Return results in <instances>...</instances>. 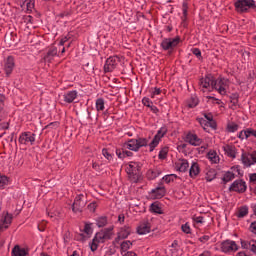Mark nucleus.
Instances as JSON below:
<instances>
[{
	"label": "nucleus",
	"instance_id": "1",
	"mask_svg": "<svg viewBox=\"0 0 256 256\" xmlns=\"http://www.w3.org/2000/svg\"><path fill=\"white\" fill-rule=\"evenodd\" d=\"M149 145V140L146 138L130 139L123 144L124 149H129V151H139L141 147H147Z\"/></svg>",
	"mask_w": 256,
	"mask_h": 256
},
{
	"label": "nucleus",
	"instance_id": "2",
	"mask_svg": "<svg viewBox=\"0 0 256 256\" xmlns=\"http://www.w3.org/2000/svg\"><path fill=\"white\" fill-rule=\"evenodd\" d=\"M229 85H231V82L227 78H218L214 80L213 83L214 90L217 91L219 95H227Z\"/></svg>",
	"mask_w": 256,
	"mask_h": 256
},
{
	"label": "nucleus",
	"instance_id": "3",
	"mask_svg": "<svg viewBox=\"0 0 256 256\" xmlns=\"http://www.w3.org/2000/svg\"><path fill=\"white\" fill-rule=\"evenodd\" d=\"M235 7L238 13H247L249 9L256 11L255 0H238L235 2Z\"/></svg>",
	"mask_w": 256,
	"mask_h": 256
},
{
	"label": "nucleus",
	"instance_id": "4",
	"mask_svg": "<svg viewBox=\"0 0 256 256\" xmlns=\"http://www.w3.org/2000/svg\"><path fill=\"white\" fill-rule=\"evenodd\" d=\"M181 43V38H164L161 42V47L163 51H168V53H173L175 47Z\"/></svg>",
	"mask_w": 256,
	"mask_h": 256
},
{
	"label": "nucleus",
	"instance_id": "5",
	"mask_svg": "<svg viewBox=\"0 0 256 256\" xmlns=\"http://www.w3.org/2000/svg\"><path fill=\"white\" fill-rule=\"evenodd\" d=\"M213 83H215V78H213V76L211 75H208L205 78L200 79L199 84L201 91H203V93H206V91H214Z\"/></svg>",
	"mask_w": 256,
	"mask_h": 256
},
{
	"label": "nucleus",
	"instance_id": "6",
	"mask_svg": "<svg viewBox=\"0 0 256 256\" xmlns=\"http://www.w3.org/2000/svg\"><path fill=\"white\" fill-rule=\"evenodd\" d=\"M87 205V199L85 195L80 194L76 196L74 203L72 205V211L74 213H81L83 211V208Z\"/></svg>",
	"mask_w": 256,
	"mask_h": 256
},
{
	"label": "nucleus",
	"instance_id": "7",
	"mask_svg": "<svg viewBox=\"0 0 256 256\" xmlns=\"http://www.w3.org/2000/svg\"><path fill=\"white\" fill-rule=\"evenodd\" d=\"M35 133L33 132H23L18 138L20 145H35Z\"/></svg>",
	"mask_w": 256,
	"mask_h": 256
},
{
	"label": "nucleus",
	"instance_id": "8",
	"mask_svg": "<svg viewBox=\"0 0 256 256\" xmlns=\"http://www.w3.org/2000/svg\"><path fill=\"white\" fill-rule=\"evenodd\" d=\"M221 251L223 253H235V251H239V245L233 240H225L221 243Z\"/></svg>",
	"mask_w": 256,
	"mask_h": 256
},
{
	"label": "nucleus",
	"instance_id": "9",
	"mask_svg": "<svg viewBox=\"0 0 256 256\" xmlns=\"http://www.w3.org/2000/svg\"><path fill=\"white\" fill-rule=\"evenodd\" d=\"M165 133H167V128L165 127H162L158 130L157 134L154 136L153 140L149 144L150 152H153L155 150V147L159 145V142L161 141V139L165 137Z\"/></svg>",
	"mask_w": 256,
	"mask_h": 256
},
{
	"label": "nucleus",
	"instance_id": "10",
	"mask_svg": "<svg viewBox=\"0 0 256 256\" xmlns=\"http://www.w3.org/2000/svg\"><path fill=\"white\" fill-rule=\"evenodd\" d=\"M13 69H15V58H13V56H8L3 64V71L5 72L6 77H9L13 73Z\"/></svg>",
	"mask_w": 256,
	"mask_h": 256
},
{
	"label": "nucleus",
	"instance_id": "11",
	"mask_svg": "<svg viewBox=\"0 0 256 256\" xmlns=\"http://www.w3.org/2000/svg\"><path fill=\"white\" fill-rule=\"evenodd\" d=\"M229 191H235L236 193H245V191H247V184L243 180H235L231 184Z\"/></svg>",
	"mask_w": 256,
	"mask_h": 256
},
{
	"label": "nucleus",
	"instance_id": "12",
	"mask_svg": "<svg viewBox=\"0 0 256 256\" xmlns=\"http://www.w3.org/2000/svg\"><path fill=\"white\" fill-rule=\"evenodd\" d=\"M166 193H167V190L165 189V186H163V184L161 183L159 184L158 187L151 190L150 197L152 199H163Z\"/></svg>",
	"mask_w": 256,
	"mask_h": 256
},
{
	"label": "nucleus",
	"instance_id": "13",
	"mask_svg": "<svg viewBox=\"0 0 256 256\" xmlns=\"http://www.w3.org/2000/svg\"><path fill=\"white\" fill-rule=\"evenodd\" d=\"M141 163L140 162H130L126 167V172L128 175H133L134 177H139V172L141 171Z\"/></svg>",
	"mask_w": 256,
	"mask_h": 256
},
{
	"label": "nucleus",
	"instance_id": "14",
	"mask_svg": "<svg viewBox=\"0 0 256 256\" xmlns=\"http://www.w3.org/2000/svg\"><path fill=\"white\" fill-rule=\"evenodd\" d=\"M186 143H189V145H192L193 147H199L201 143H203V140L197 136L195 133H188L186 135Z\"/></svg>",
	"mask_w": 256,
	"mask_h": 256
},
{
	"label": "nucleus",
	"instance_id": "15",
	"mask_svg": "<svg viewBox=\"0 0 256 256\" xmlns=\"http://www.w3.org/2000/svg\"><path fill=\"white\" fill-rule=\"evenodd\" d=\"M117 67V59L115 57H110L106 60L104 65L105 73H111Z\"/></svg>",
	"mask_w": 256,
	"mask_h": 256
},
{
	"label": "nucleus",
	"instance_id": "16",
	"mask_svg": "<svg viewBox=\"0 0 256 256\" xmlns=\"http://www.w3.org/2000/svg\"><path fill=\"white\" fill-rule=\"evenodd\" d=\"M11 221H13V216L11 214L7 213L5 216H3L0 220V232L8 229Z\"/></svg>",
	"mask_w": 256,
	"mask_h": 256
},
{
	"label": "nucleus",
	"instance_id": "17",
	"mask_svg": "<svg viewBox=\"0 0 256 256\" xmlns=\"http://www.w3.org/2000/svg\"><path fill=\"white\" fill-rule=\"evenodd\" d=\"M137 232L139 235H147V233H151V223H149V221L142 222L138 226Z\"/></svg>",
	"mask_w": 256,
	"mask_h": 256
},
{
	"label": "nucleus",
	"instance_id": "18",
	"mask_svg": "<svg viewBox=\"0 0 256 256\" xmlns=\"http://www.w3.org/2000/svg\"><path fill=\"white\" fill-rule=\"evenodd\" d=\"M77 95H78L77 90L66 91L63 94V100L65 101V103H73V101L77 99Z\"/></svg>",
	"mask_w": 256,
	"mask_h": 256
},
{
	"label": "nucleus",
	"instance_id": "19",
	"mask_svg": "<svg viewBox=\"0 0 256 256\" xmlns=\"http://www.w3.org/2000/svg\"><path fill=\"white\" fill-rule=\"evenodd\" d=\"M241 247L242 249H248L249 251H252V253H255L256 255V240H249V241L242 240Z\"/></svg>",
	"mask_w": 256,
	"mask_h": 256
},
{
	"label": "nucleus",
	"instance_id": "20",
	"mask_svg": "<svg viewBox=\"0 0 256 256\" xmlns=\"http://www.w3.org/2000/svg\"><path fill=\"white\" fill-rule=\"evenodd\" d=\"M129 235H131V228H129V226H124L119 230L116 241L118 242L121 241V239H127Z\"/></svg>",
	"mask_w": 256,
	"mask_h": 256
},
{
	"label": "nucleus",
	"instance_id": "21",
	"mask_svg": "<svg viewBox=\"0 0 256 256\" xmlns=\"http://www.w3.org/2000/svg\"><path fill=\"white\" fill-rule=\"evenodd\" d=\"M222 149L225 155H227V157H231V159H235L236 151L233 145L225 144L224 146H222Z\"/></svg>",
	"mask_w": 256,
	"mask_h": 256
},
{
	"label": "nucleus",
	"instance_id": "22",
	"mask_svg": "<svg viewBox=\"0 0 256 256\" xmlns=\"http://www.w3.org/2000/svg\"><path fill=\"white\" fill-rule=\"evenodd\" d=\"M197 121L201 125V127L204 129V131H207L209 127H212V129H215V127H217L215 122H208L204 118H197Z\"/></svg>",
	"mask_w": 256,
	"mask_h": 256
},
{
	"label": "nucleus",
	"instance_id": "23",
	"mask_svg": "<svg viewBox=\"0 0 256 256\" xmlns=\"http://www.w3.org/2000/svg\"><path fill=\"white\" fill-rule=\"evenodd\" d=\"M176 169L178 171H180V173H185V171H187V169H189V161H187L185 159L179 160L176 163Z\"/></svg>",
	"mask_w": 256,
	"mask_h": 256
},
{
	"label": "nucleus",
	"instance_id": "24",
	"mask_svg": "<svg viewBox=\"0 0 256 256\" xmlns=\"http://www.w3.org/2000/svg\"><path fill=\"white\" fill-rule=\"evenodd\" d=\"M242 163L245 165V167H251V165H253V153H243Z\"/></svg>",
	"mask_w": 256,
	"mask_h": 256
},
{
	"label": "nucleus",
	"instance_id": "25",
	"mask_svg": "<svg viewBox=\"0 0 256 256\" xmlns=\"http://www.w3.org/2000/svg\"><path fill=\"white\" fill-rule=\"evenodd\" d=\"M200 172L201 169L199 168V164L197 162H192L191 167L189 169L190 177H197V175H199Z\"/></svg>",
	"mask_w": 256,
	"mask_h": 256
},
{
	"label": "nucleus",
	"instance_id": "26",
	"mask_svg": "<svg viewBox=\"0 0 256 256\" xmlns=\"http://www.w3.org/2000/svg\"><path fill=\"white\" fill-rule=\"evenodd\" d=\"M116 155L119 157V159H125V157H133V152L122 148V150H116Z\"/></svg>",
	"mask_w": 256,
	"mask_h": 256
},
{
	"label": "nucleus",
	"instance_id": "27",
	"mask_svg": "<svg viewBox=\"0 0 256 256\" xmlns=\"http://www.w3.org/2000/svg\"><path fill=\"white\" fill-rule=\"evenodd\" d=\"M12 255L13 256H27V250H25L24 248H20L19 245H16L12 249Z\"/></svg>",
	"mask_w": 256,
	"mask_h": 256
},
{
	"label": "nucleus",
	"instance_id": "28",
	"mask_svg": "<svg viewBox=\"0 0 256 256\" xmlns=\"http://www.w3.org/2000/svg\"><path fill=\"white\" fill-rule=\"evenodd\" d=\"M150 211L152 213H157L158 215H163V209L161 208V204L159 202H154L150 205Z\"/></svg>",
	"mask_w": 256,
	"mask_h": 256
},
{
	"label": "nucleus",
	"instance_id": "29",
	"mask_svg": "<svg viewBox=\"0 0 256 256\" xmlns=\"http://www.w3.org/2000/svg\"><path fill=\"white\" fill-rule=\"evenodd\" d=\"M93 235V228H91V224H85L82 237L83 239H89Z\"/></svg>",
	"mask_w": 256,
	"mask_h": 256
},
{
	"label": "nucleus",
	"instance_id": "30",
	"mask_svg": "<svg viewBox=\"0 0 256 256\" xmlns=\"http://www.w3.org/2000/svg\"><path fill=\"white\" fill-rule=\"evenodd\" d=\"M53 57H57V47H55V46H52L49 48V50L45 56V60L51 61V59H53Z\"/></svg>",
	"mask_w": 256,
	"mask_h": 256
},
{
	"label": "nucleus",
	"instance_id": "31",
	"mask_svg": "<svg viewBox=\"0 0 256 256\" xmlns=\"http://www.w3.org/2000/svg\"><path fill=\"white\" fill-rule=\"evenodd\" d=\"M133 247V243L129 240H126L121 243V255H124L125 253L129 252L128 249H131Z\"/></svg>",
	"mask_w": 256,
	"mask_h": 256
},
{
	"label": "nucleus",
	"instance_id": "32",
	"mask_svg": "<svg viewBox=\"0 0 256 256\" xmlns=\"http://www.w3.org/2000/svg\"><path fill=\"white\" fill-rule=\"evenodd\" d=\"M236 215L240 219H243V217H247V215H249V208L247 206L240 207Z\"/></svg>",
	"mask_w": 256,
	"mask_h": 256
},
{
	"label": "nucleus",
	"instance_id": "33",
	"mask_svg": "<svg viewBox=\"0 0 256 256\" xmlns=\"http://www.w3.org/2000/svg\"><path fill=\"white\" fill-rule=\"evenodd\" d=\"M207 157L211 163H219V156L214 150H210L207 154Z\"/></svg>",
	"mask_w": 256,
	"mask_h": 256
},
{
	"label": "nucleus",
	"instance_id": "34",
	"mask_svg": "<svg viewBox=\"0 0 256 256\" xmlns=\"http://www.w3.org/2000/svg\"><path fill=\"white\" fill-rule=\"evenodd\" d=\"M105 239H107V234L105 232H98L94 237V240H96L97 243H103Z\"/></svg>",
	"mask_w": 256,
	"mask_h": 256
},
{
	"label": "nucleus",
	"instance_id": "35",
	"mask_svg": "<svg viewBox=\"0 0 256 256\" xmlns=\"http://www.w3.org/2000/svg\"><path fill=\"white\" fill-rule=\"evenodd\" d=\"M235 179V173L228 171L224 174L223 181L224 183H229V181H233Z\"/></svg>",
	"mask_w": 256,
	"mask_h": 256
},
{
	"label": "nucleus",
	"instance_id": "36",
	"mask_svg": "<svg viewBox=\"0 0 256 256\" xmlns=\"http://www.w3.org/2000/svg\"><path fill=\"white\" fill-rule=\"evenodd\" d=\"M96 109L97 111L105 110V100H103V98H99L96 100Z\"/></svg>",
	"mask_w": 256,
	"mask_h": 256
},
{
	"label": "nucleus",
	"instance_id": "37",
	"mask_svg": "<svg viewBox=\"0 0 256 256\" xmlns=\"http://www.w3.org/2000/svg\"><path fill=\"white\" fill-rule=\"evenodd\" d=\"M198 105H199V99L197 98V96H192L190 98V100L188 101V107L193 109L194 107H196Z\"/></svg>",
	"mask_w": 256,
	"mask_h": 256
},
{
	"label": "nucleus",
	"instance_id": "38",
	"mask_svg": "<svg viewBox=\"0 0 256 256\" xmlns=\"http://www.w3.org/2000/svg\"><path fill=\"white\" fill-rule=\"evenodd\" d=\"M239 125L235 124V122H230L227 125V131L228 133H235V131H238Z\"/></svg>",
	"mask_w": 256,
	"mask_h": 256
},
{
	"label": "nucleus",
	"instance_id": "39",
	"mask_svg": "<svg viewBox=\"0 0 256 256\" xmlns=\"http://www.w3.org/2000/svg\"><path fill=\"white\" fill-rule=\"evenodd\" d=\"M6 185H9V178L0 174V189H3Z\"/></svg>",
	"mask_w": 256,
	"mask_h": 256
},
{
	"label": "nucleus",
	"instance_id": "40",
	"mask_svg": "<svg viewBox=\"0 0 256 256\" xmlns=\"http://www.w3.org/2000/svg\"><path fill=\"white\" fill-rule=\"evenodd\" d=\"M175 179H177V175H175V174L166 175L162 178V180L165 183H171V182L175 181Z\"/></svg>",
	"mask_w": 256,
	"mask_h": 256
},
{
	"label": "nucleus",
	"instance_id": "41",
	"mask_svg": "<svg viewBox=\"0 0 256 256\" xmlns=\"http://www.w3.org/2000/svg\"><path fill=\"white\" fill-rule=\"evenodd\" d=\"M102 155L103 157H105V159H107V161H113V154H111V152H109V150L107 149H102Z\"/></svg>",
	"mask_w": 256,
	"mask_h": 256
},
{
	"label": "nucleus",
	"instance_id": "42",
	"mask_svg": "<svg viewBox=\"0 0 256 256\" xmlns=\"http://www.w3.org/2000/svg\"><path fill=\"white\" fill-rule=\"evenodd\" d=\"M193 222L194 225H203V223H205V218H203V216H194Z\"/></svg>",
	"mask_w": 256,
	"mask_h": 256
},
{
	"label": "nucleus",
	"instance_id": "43",
	"mask_svg": "<svg viewBox=\"0 0 256 256\" xmlns=\"http://www.w3.org/2000/svg\"><path fill=\"white\" fill-rule=\"evenodd\" d=\"M215 177H217V175L215 174L214 171H209L207 174H206V181H208V183H211V181H213V179H215Z\"/></svg>",
	"mask_w": 256,
	"mask_h": 256
},
{
	"label": "nucleus",
	"instance_id": "44",
	"mask_svg": "<svg viewBox=\"0 0 256 256\" xmlns=\"http://www.w3.org/2000/svg\"><path fill=\"white\" fill-rule=\"evenodd\" d=\"M167 153H169V148L164 147L159 152V159H165L167 157Z\"/></svg>",
	"mask_w": 256,
	"mask_h": 256
},
{
	"label": "nucleus",
	"instance_id": "45",
	"mask_svg": "<svg viewBox=\"0 0 256 256\" xmlns=\"http://www.w3.org/2000/svg\"><path fill=\"white\" fill-rule=\"evenodd\" d=\"M5 109V96L0 94V121L2 119L1 113Z\"/></svg>",
	"mask_w": 256,
	"mask_h": 256
},
{
	"label": "nucleus",
	"instance_id": "46",
	"mask_svg": "<svg viewBox=\"0 0 256 256\" xmlns=\"http://www.w3.org/2000/svg\"><path fill=\"white\" fill-rule=\"evenodd\" d=\"M105 225H107V217H100L97 220V226L98 227H105Z\"/></svg>",
	"mask_w": 256,
	"mask_h": 256
},
{
	"label": "nucleus",
	"instance_id": "47",
	"mask_svg": "<svg viewBox=\"0 0 256 256\" xmlns=\"http://www.w3.org/2000/svg\"><path fill=\"white\" fill-rule=\"evenodd\" d=\"M239 139H249V134H247V128L245 130H242L238 134Z\"/></svg>",
	"mask_w": 256,
	"mask_h": 256
},
{
	"label": "nucleus",
	"instance_id": "48",
	"mask_svg": "<svg viewBox=\"0 0 256 256\" xmlns=\"http://www.w3.org/2000/svg\"><path fill=\"white\" fill-rule=\"evenodd\" d=\"M181 229H182L183 233H186V234L191 233V227L187 223L182 225Z\"/></svg>",
	"mask_w": 256,
	"mask_h": 256
},
{
	"label": "nucleus",
	"instance_id": "49",
	"mask_svg": "<svg viewBox=\"0 0 256 256\" xmlns=\"http://www.w3.org/2000/svg\"><path fill=\"white\" fill-rule=\"evenodd\" d=\"M247 134H248V139L249 137H255L256 139V130L253 128H247Z\"/></svg>",
	"mask_w": 256,
	"mask_h": 256
},
{
	"label": "nucleus",
	"instance_id": "50",
	"mask_svg": "<svg viewBox=\"0 0 256 256\" xmlns=\"http://www.w3.org/2000/svg\"><path fill=\"white\" fill-rule=\"evenodd\" d=\"M142 103L145 105V107H151L153 105V102H151L149 98H143Z\"/></svg>",
	"mask_w": 256,
	"mask_h": 256
},
{
	"label": "nucleus",
	"instance_id": "51",
	"mask_svg": "<svg viewBox=\"0 0 256 256\" xmlns=\"http://www.w3.org/2000/svg\"><path fill=\"white\" fill-rule=\"evenodd\" d=\"M250 185H256V173H252L249 175Z\"/></svg>",
	"mask_w": 256,
	"mask_h": 256
},
{
	"label": "nucleus",
	"instance_id": "52",
	"mask_svg": "<svg viewBox=\"0 0 256 256\" xmlns=\"http://www.w3.org/2000/svg\"><path fill=\"white\" fill-rule=\"evenodd\" d=\"M99 242H97L95 239H93L92 243L90 244V249L91 251H97V247H98V244Z\"/></svg>",
	"mask_w": 256,
	"mask_h": 256
},
{
	"label": "nucleus",
	"instance_id": "53",
	"mask_svg": "<svg viewBox=\"0 0 256 256\" xmlns=\"http://www.w3.org/2000/svg\"><path fill=\"white\" fill-rule=\"evenodd\" d=\"M193 55H195L198 59L201 58V50L199 48H193L192 49Z\"/></svg>",
	"mask_w": 256,
	"mask_h": 256
},
{
	"label": "nucleus",
	"instance_id": "54",
	"mask_svg": "<svg viewBox=\"0 0 256 256\" xmlns=\"http://www.w3.org/2000/svg\"><path fill=\"white\" fill-rule=\"evenodd\" d=\"M71 39V37L69 36H64L61 40H60V45L63 46L65 45V43H67V41H69Z\"/></svg>",
	"mask_w": 256,
	"mask_h": 256
},
{
	"label": "nucleus",
	"instance_id": "55",
	"mask_svg": "<svg viewBox=\"0 0 256 256\" xmlns=\"http://www.w3.org/2000/svg\"><path fill=\"white\" fill-rule=\"evenodd\" d=\"M204 117H205L206 121H208V123H215L213 121V116L211 114H205Z\"/></svg>",
	"mask_w": 256,
	"mask_h": 256
},
{
	"label": "nucleus",
	"instance_id": "56",
	"mask_svg": "<svg viewBox=\"0 0 256 256\" xmlns=\"http://www.w3.org/2000/svg\"><path fill=\"white\" fill-rule=\"evenodd\" d=\"M45 225H47V222L43 221L40 224H38V229L43 232L45 231Z\"/></svg>",
	"mask_w": 256,
	"mask_h": 256
},
{
	"label": "nucleus",
	"instance_id": "57",
	"mask_svg": "<svg viewBox=\"0 0 256 256\" xmlns=\"http://www.w3.org/2000/svg\"><path fill=\"white\" fill-rule=\"evenodd\" d=\"M90 211L94 212L97 209V203L93 202L88 205Z\"/></svg>",
	"mask_w": 256,
	"mask_h": 256
},
{
	"label": "nucleus",
	"instance_id": "58",
	"mask_svg": "<svg viewBox=\"0 0 256 256\" xmlns=\"http://www.w3.org/2000/svg\"><path fill=\"white\" fill-rule=\"evenodd\" d=\"M92 168L95 169V171H101V166L97 164V162H92Z\"/></svg>",
	"mask_w": 256,
	"mask_h": 256
},
{
	"label": "nucleus",
	"instance_id": "59",
	"mask_svg": "<svg viewBox=\"0 0 256 256\" xmlns=\"http://www.w3.org/2000/svg\"><path fill=\"white\" fill-rule=\"evenodd\" d=\"M155 95H161V89L154 88V91L152 92V97H155Z\"/></svg>",
	"mask_w": 256,
	"mask_h": 256
},
{
	"label": "nucleus",
	"instance_id": "60",
	"mask_svg": "<svg viewBox=\"0 0 256 256\" xmlns=\"http://www.w3.org/2000/svg\"><path fill=\"white\" fill-rule=\"evenodd\" d=\"M250 231H252V233H256V221L251 223Z\"/></svg>",
	"mask_w": 256,
	"mask_h": 256
},
{
	"label": "nucleus",
	"instance_id": "61",
	"mask_svg": "<svg viewBox=\"0 0 256 256\" xmlns=\"http://www.w3.org/2000/svg\"><path fill=\"white\" fill-rule=\"evenodd\" d=\"M122 256H137V254L133 251H128L122 254Z\"/></svg>",
	"mask_w": 256,
	"mask_h": 256
},
{
	"label": "nucleus",
	"instance_id": "62",
	"mask_svg": "<svg viewBox=\"0 0 256 256\" xmlns=\"http://www.w3.org/2000/svg\"><path fill=\"white\" fill-rule=\"evenodd\" d=\"M208 239H209V236L204 235V236L199 238V241H201V243H205V242H207Z\"/></svg>",
	"mask_w": 256,
	"mask_h": 256
},
{
	"label": "nucleus",
	"instance_id": "63",
	"mask_svg": "<svg viewBox=\"0 0 256 256\" xmlns=\"http://www.w3.org/2000/svg\"><path fill=\"white\" fill-rule=\"evenodd\" d=\"M118 221H119V223H124V222H125V215L120 214V215L118 216Z\"/></svg>",
	"mask_w": 256,
	"mask_h": 256
},
{
	"label": "nucleus",
	"instance_id": "64",
	"mask_svg": "<svg viewBox=\"0 0 256 256\" xmlns=\"http://www.w3.org/2000/svg\"><path fill=\"white\" fill-rule=\"evenodd\" d=\"M252 161H253V165H255V163H256V152L252 153Z\"/></svg>",
	"mask_w": 256,
	"mask_h": 256
}]
</instances>
